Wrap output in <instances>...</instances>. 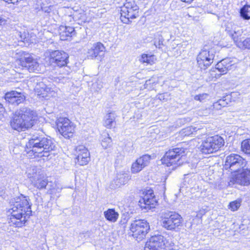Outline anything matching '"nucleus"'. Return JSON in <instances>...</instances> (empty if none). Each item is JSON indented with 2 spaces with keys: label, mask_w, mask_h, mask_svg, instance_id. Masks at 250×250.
Wrapping results in <instances>:
<instances>
[{
  "label": "nucleus",
  "mask_w": 250,
  "mask_h": 250,
  "mask_svg": "<svg viewBox=\"0 0 250 250\" xmlns=\"http://www.w3.org/2000/svg\"><path fill=\"white\" fill-rule=\"evenodd\" d=\"M29 200L28 197L23 195L11 200L8 212L11 214L9 223L11 225L21 227L25 224L27 217L29 218L32 212Z\"/></svg>",
  "instance_id": "f257e3e1"
},
{
  "label": "nucleus",
  "mask_w": 250,
  "mask_h": 250,
  "mask_svg": "<svg viewBox=\"0 0 250 250\" xmlns=\"http://www.w3.org/2000/svg\"><path fill=\"white\" fill-rule=\"evenodd\" d=\"M55 147V143L50 138L34 134L26 144L25 151L30 156L48 157Z\"/></svg>",
  "instance_id": "f03ea898"
},
{
  "label": "nucleus",
  "mask_w": 250,
  "mask_h": 250,
  "mask_svg": "<svg viewBox=\"0 0 250 250\" xmlns=\"http://www.w3.org/2000/svg\"><path fill=\"white\" fill-rule=\"evenodd\" d=\"M36 118V114L34 111L26 107H22L13 114L10 125L13 129L21 132L33 126Z\"/></svg>",
  "instance_id": "7ed1b4c3"
},
{
  "label": "nucleus",
  "mask_w": 250,
  "mask_h": 250,
  "mask_svg": "<svg viewBox=\"0 0 250 250\" xmlns=\"http://www.w3.org/2000/svg\"><path fill=\"white\" fill-rule=\"evenodd\" d=\"M186 149L176 147L169 149L162 158V163L167 167L182 165L186 161Z\"/></svg>",
  "instance_id": "20e7f679"
},
{
  "label": "nucleus",
  "mask_w": 250,
  "mask_h": 250,
  "mask_svg": "<svg viewBox=\"0 0 250 250\" xmlns=\"http://www.w3.org/2000/svg\"><path fill=\"white\" fill-rule=\"evenodd\" d=\"M139 16V7L134 0H126L121 7V20L125 23L128 24L131 20Z\"/></svg>",
  "instance_id": "39448f33"
},
{
  "label": "nucleus",
  "mask_w": 250,
  "mask_h": 250,
  "mask_svg": "<svg viewBox=\"0 0 250 250\" xmlns=\"http://www.w3.org/2000/svg\"><path fill=\"white\" fill-rule=\"evenodd\" d=\"M215 53L214 48L204 46L196 58L198 67L202 70L206 69L213 62Z\"/></svg>",
  "instance_id": "423d86ee"
},
{
  "label": "nucleus",
  "mask_w": 250,
  "mask_h": 250,
  "mask_svg": "<svg viewBox=\"0 0 250 250\" xmlns=\"http://www.w3.org/2000/svg\"><path fill=\"white\" fill-rule=\"evenodd\" d=\"M149 225L146 220H135L130 226L129 233L138 241L144 239L149 230Z\"/></svg>",
  "instance_id": "0eeeda50"
},
{
  "label": "nucleus",
  "mask_w": 250,
  "mask_h": 250,
  "mask_svg": "<svg viewBox=\"0 0 250 250\" xmlns=\"http://www.w3.org/2000/svg\"><path fill=\"white\" fill-rule=\"evenodd\" d=\"M224 139L218 135L209 137L204 141L200 146L203 153L209 154L217 151L224 146Z\"/></svg>",
  "instance_id": "6e6552de"
},
{
  "label": "nucleus",
  "mask_w": 250,
  "mask_h": 250,
  "mask_svg": "<svg viewBox=\"0 0 250 250\" xmlns=\"http://www.w3.org/2000/svg\"><path fill=\"white\" fill-rule=\"evenodd\" d=\"M246 166V161L240 155L231 154L226 157L224 167L231 172H238Z\"/></svg>",
  "instance_id": "1a4fd4ad"
},
{
  "label": "nucleus",
  "mask_w": 250,
  "mask_h": 250,
  "mask_svg": "<svg viewBox=\"0 0 250 250\" xmlns=\"http://www.w3.org/2000/svg\"><path fill=\"white\" fill-rule=\"evenodd\" d=\"M182 218L178 213L170 212L162 217L161 224L167 230H173L182 225Z\"/></svg>",
  "instance_id": "9d476101"
},
{
  "label": "nucleus",
  "mask_w": 250,
  "mask_h": 250,
  "mask_svg": "<svg viewBox=\"0 0 250 250\" xmlns=\"http://www.w3.org/2000/svg\"><path fill=\"white\" fill-rule=\"evenodd\" d=\"M143 196L139 201V205L145 211L154 208L157 204V200L151 189L146 190L143 192Z\"/></svg>",
  "instance_id": "9b49d317"
},
{
  "label": "nucleus",
  "mask_w": 250,
  "mask_h": 250,
  "mask_svg": "<svg viewBox=\"0 0 250 250\" xmlns=\"http://www.w3.org/2000/svg\"><path fill=\"white\" fill-rule=\"evenodd\" d=\"M59 132L65 138H70L74 132L75 126L67 118L60 117L56 121Z\"/></svg>",
  "instance_id": "f8f14e48"
},
{
  "label": "nucleus",
  "mask_w": 250,
  "mask_h": 250,
  "mask_svg": "<svg viewBox=\"0 0 250 250\" xmlns=\"http://www.w3.org/2000/svg\"><path fill=\"white\" fill-rule=\"evenodd\" d=\"M237 184L243 186L250 185V169L243 168L238 173L232 175L229 182V186Z\"/></svg>",
  "instance_id": "ddd939ff"
},
{
  "label": "nucleus",
  "mask_w": 250,
  "mask_h": 250,
  "mask_svg": "<svg viewBox=\"0 0 250 250\" xmlns=\"http://www.w3.org/2000/svg\"><path fill=\"white\" fill-rule=\"evenodd\" d=\"M166 239L162 235L152 236L146 243L144 250H164Z\"/></svg>",
  "instance_id": "4468645a"
},
{
  "label": "nucleus",
  "mask_w": 250,
  "mask_h": 250,
  "mask_svg": "<svg viewBox=\"0 0 250 250\" xmlns=\"http://www.w3.org/2000/svg\"><path fill=\"white\" fill-rule=\"evenodd\" d=\"M68 55L63 51L54 50L50 52L49 61L52 64L63 67L68 63Z\"/></svg>",
  "instance_id": "2eb2a0df"
},
{
  "label": "nucleus",
  "mask_w": 250,
  "mask_h": 250,
  "mask_svg": "<svg viewBox=\"0 0 250 250\" xmlns=\"http://www.w3.org/2000/svg\"><path fill=\"white\" fill-rule=\"evenodd\" d=\"M77 163L80 166L87 165L90 161V153L83 146H79L76 147Z\"/></svg>",
  "instance_id": "dca6fc26"
},
{
  "label": "nucleus",
  "mask_w": 250,
  "mask_h": 250,
  "mask_svg": "<svg viewBox=\"0 0 250 250\" xmlns=\"http://www.w3.org/2000/svg\"><path fill=\"white\" fill-rule=\"evenodd\" d=\"M21 65L27 68L29 72H36L40 71L39 63L36 59L31 55L27 54L20 60Z\"/></svg>",
  "instance_id": "f3484780"
},
{
  "label": "nucleus",
  "mask_w": 250,
  "mask_h": 250,
  "mask_svg": "<svg viewBox=\"0 0 250 250\" xmlns=\"http://www.w3.org/2000/svg\"><path fill=\"white\" fill-rule=\"evenodd\" d=\"M151 159L150 155H144L138 158L131 166V170L133 173H137L141 171L145 167L147 166Z\"/></svg>",
  "instance_id": "a211bd4d"
},
{
  "label": "nucleus",
  "mask_w": 250,
  "mask_h": 250,
  "mask_svg": "<svg viewBox=\"0 0 250 250\" xmlns=\"http://www.w3.org/2000/svg\"><path fill=\"white\" fill-rule=\"evenodd\" d=\"M4 99L9 103L18 105L24 101L25 97L22 93L12 91L5 94Z\"/></svg>",
  "instance_id": "6ab92c4d"
},
{
  "label": "nucleus",
  "mask_w": 250,
  "mask_h": 250,
  "mask_svg": "<svg viewBox=\"0 0 250 250\" xmlns=\"http://www.w3.org/2000/svg\"><path fill=\"white\" fill-rule=\"evenodd\" d=\"M105 52V47L104 45L97 42L93 44L87 52V57L88 59H93L97 57L101 58L104 56Z\"/></svg>",
  "instance_id": "aec40b11"
},
{
  "label": "nucleus",
  "mask_w": 250,
  "mask_h": 250,
  "mask_svg": "<svg viewBox=\"0 0 250 250\" xmlns=\"http://www.w3.org/2000/svg\"><path fill=\"white\" fill-rule=\"evenodd\" d=\"M235 67L232 59L229 58L222 60L216 65V68L222 75L226 74L229 70L235 68Z\"/></svg>",
  "instance_id": "412c9836"
},
{
  "label": "nucleus",
  "mask_w": 250,
  "mask_h": 250,
  "mask_svg": "<svg viewBox=\"0 0 250 250\" xmlns=\"http://www.w3.org/2000/svg\"><path fill=\"white\" fill-rule=\"evenodd\" d=\"M59 34L60 39L62 41H65L75 34L74 28L71 26L61 25L59 27Z\"/></svg>",
  "instance_id": "4be33fe9"
},
{
  "label": "nucleus",
  "mask_w": 250,
  "mask_h": 250,
  "mask_svg": "<svg viewBox=\"0 0 250 250\" xmlns=\"http://www.w3.org/2000/svg\"><path fill=\"white\" fill-rule=\"evenodd\" d=\"M42 78L40 76H35L32 78L31 82L34 83V90L39 94H44L43 92L47 91L48 89L43 82L42 81Z\"/></svg>",
  "instance_id": "5701e85b"
},
{
  "label": "nucleus",
  "mask_w": 250,
  "mask_h": 250,
  "mask_svg": "<svg viewBox=\"0 0 250 250\" xmlns=\"http://www.w3.org/2000/svg\"><path fill=\"white\" fill-rule=\"evenodd\" d=\"M26 174L32 182V180H36L38 177L41 176V169L36 166H30L27 167Z\"/></svg>",
  "instance_id": "b1692460"
},
{
  "label": "nucleus",
  "mask_w": 250,
  "mask_h": 250,
  "mask_svg": "<svg viewBox=\"0 0 250 250\" xmlns=\"http://www.w3.org/2000/svg\"><path fill=\"white\" fill-rule=\"evenodd\" d=\"M130 179V176L128 173L121 171L117 175L115 182L117 186L125 184Z\"/></svg>",
  "instance_id": "393cba45"
},
{
  "label": "nucleus",
  "mask_w": 250,
  "mask_h": 250,
  "mask_svg": "<svg viewBox=\"0 0 250 250\" xmlns=\"http://www.w3.org/2000/svg\"><path fill=\"white\" fill-rule=\"evenodd\" d=\"M104 215L105 218L111 222H115L118 219L119 214L114 208H108L104 211Z\"/></svg>",
  "instance_id": "a878e982"
},
{
  "label": "nucleus",
  "mask_w": 250,
  "mask_h": 250,
  "mask_svg": "<svg viewBox=\"0 0 250 250\" xmlns=\"http://www.w3.org/2000/svg\"><path fill=\"white\" fill-rule=\"evenodd\" d=\"M115 113L110 112L108 113L104 117V125L108 128H111L115 125Z\"/></svg>",
  "instance_id": "bb28decb"
},
{
  "label": "nucleus",
  "mask_w": 250,
  "mask_h": 250,
  "mask_svg": "<svg viewBox=\"0 0 250 250\" xmlns=\"http://www.w3.org/2000/svg\"><path fill=\"white\" fill-rule=\"evenodd\" d=\"M243 30L240 27L236 28L231 34V37L235 42L236 45L238 46L239 42H242Z\"/></svg>",
  "instance_id": "cd10ccee"
},
{
  "label": "nucleus",
  "mask_w": 250,
  "mask_h": 250,
  "mask_svg": "<svg viewBox=\"0 0 250 250\" xmlns=\"http://www.w3.org/2000/svg\"><path fill=\"white\" fill-rule=\"evenodd\" d=\"M32 183L35 188L39 189H42L45 188L48 184V181L46 179H42L40 176L37 179L32 180Z\"/></svg>",
  "instance_id": "c85d7f7f"
},
{
  "label": "nucleus",
  "mask_w": 250,
  "mask_h": 250,
  "mask_svg": "<svg viewBox=\"0 0 250 250\" xmlns=\"http://www.w3.org/2000/svg\"><path fill=\"white\" fill-rule=\"evenodd\" d=\"M139 61L142 63H146L148 64L152 65L155 63L156 59L154 55H149L143 54Z\"/></svg>",
  "instance_id": "c756f323"
},
{
  "label": "nucleus",
  "mask_w": 250,
  "mask_h": 250,
  "mask_svg": "<svg viewBox=\"0 0 250 250\" xmlns=\"http://www.w3.org/2000/svg\"><path fill=\"white\" fill-rule=\"evenodd\" d=\"M240 16L245 20H250V4H246L240 10Z\"/></svg>",
  "instance_id": "7c9ffc66"
},
{
  "label": "nucleus",
  "mask_w": 250,
  "mask_h": 250,
  "mask_svg": "<svg viewBox=\"0 0 250 250\" xmlns=\"http://www.w3.org/2000/svg\"><path fill=\"white\" fill-rule=\"evenodd\" d=\"M185 135H190V134L198 135L202 133V129L195 126H190L184 129Z\"/></svg>",
  "instance_id": "2f4dec72"
},
{
  "label": "nucleus",
  "mask_w": 250,
  "mask_h": 250,
  "mask_svg": "<svg viewBox=\"0 0 250 250\" xmlns=\"http://www.w3.org/2000/svg\"><path fill=\"white\" fill-rule=\"evenodd\" d=\"M112 145V139L108 134L103 136L101 141V145L104 149L110 147Z\"/></svg>",
  "instance_id": "473e14b6"
},
{
  "label": "nucleus",
  "mask_w": 250,
  "mask_h": 250,
  "mask_svg": "<svg viewBox=\"0 0 250 250\" xmlns=\"http://www.w3.org/2000/svg\"><path fill=\"white\" fill-rule=\"evenodd\" d=\"M241 148L243 152L250 155V139H245L242 142Z\"/></svg>",
  "instance_id": "72a5a7b5"
},
{
  "label": "nucleus",
  "mask_w": 250,
  "mask_h": 250,
  "mask_svg": "<svg viewBox=\"0 0 250 250\" xmlns=\"http://www.w3.org/2000/svg\"><path fill=\"white\" fill-rule=\"evenodd\" d=\"M217 69L216 68L211 69L208 73H207V75L208 76V78L207 79V81H211L213 80L214 78H217L219 77L222 74L220 73H217L216 72Z\"/></svg>",
  "instance_id": "f704fd0d"
},
{
  "label": "nucleus",
  "mask_w": 250,
  "mask_h": 250,
  "mask_svg": "<svg viewBox=\"0 0 250 250\" xmlns=\"http://www.w3.org/2000/svg\"><path fill=\"white\" fill-rule=\"evenodd\" d=\"M238 47L241 49H250V38L245 39L242 42H239Z\"/></svg>",
  "instance_id": "c9c22d12"
},
{
  "label": "nucleus",
  "mask_w": 250,
  "mask_h": 250,
  "mask_svg": "<svg viewBox=\"0 0 250 250\" xmlns=\"http://www.w3.org/2000/svg\"><path fill=\"white\" fill-rule=\"evenodd\" d=\"M241 205V202L239 201L236 200L233 202H231L229 204V208L232 211L237 210L238 208L240 207Z\"/></svg>",
  "instance_id": "e433bc0d"
},
{
  "label": "nucleus",
  "mask_w": 250,
  "mask_h": 250,
  "mask_svg": "<svg viewBox=\"0 0 250 250\" xmlns=\"http://www.w3.org/2000/svg\"><path fill=\"white\" fill-rule=\"evenodd\" d=\"M227 104V103L225 101L220 99L213 104V107L217 109H220L221 107H225Z\"/></svg>",
  "instance_id": "4c0bfd02"
},
{
  "label": "nucleus",
  "mask_w": 250,
  "mask_h": 250,
  "mask_svg": "<svg viewBox=\"0 0 250 250\" xmlns=\"http://www.w3.org/2000/svg\"><path fill=\"white\" fill-rule=\"evenodd\" d=\"M208 97V95L207 94H202L198 95H196L194 97V99L197 101H200L202 102L203 100L205 99Z\"/></svg>",
  "instance_id": "58836bf2"
},
{
  "label": "nucleus",
  "mask_w": 250,
  "mask_h": 250,
  "mask_svg": "<svg viewBox=\"0 0 250 250\" xmlns=\"http://www.w3.org/2000/svg\"><path fill=\"white\" fill-rule=\"evenodd\" d=\"M164 40L163 38V37L161 36L159 38L158 42V43H155V45L157 48H161V46L163 45V42Z\"/></svg>",
  "instance_id": "ea45409f"
},
{
  "label": "nucleus",
  "mask_w": 250,
  "mask_h": 250,
  "mask_svg": "<svg viewBox=\"0 0 250 250\" xmlns=\"http://www.w3.org/2000/svg\"><path fill=\"white\" fill-rule=\"evenodd\" d=\"M52 8L53 7L52 6H45L42 7V9L44 13L49 14L51 12Z\"/></svg>",
  "instance_id": "a19ab883"
},
{
  "label": "nucleus",
  "mask_w": 250,
  "mask_h": 250,
  "mask_svg": "<svg viewBox=\"0 0 250 250\" xmlns=\"http://www.w3.org/2000/svg\"><path fill=\"white\" fill-rule=\"evenodd\" d=\"M168 94L167 93H162L158 95V99L161 101H167V99L165 98V96H167Z\"/></svg>",
  "instance_id": "79ce46f5"
},
{
  "label": "nucleus",
  "mask_w": 250,
  "mask_h": 250,
  "mask_svg": "<svg viewBox=\"0 0 250 250\" xmlns=\"http://www.w3.org/2000/svg\"><path fill=\"white\" fill-rule=\"evenodd\" d=\"M4 112V108L3 105L0 103V119L3 116V114Z\"/></svg>",
  "instance_id": "37998d69"
},
{
  "label": "nucleus",
  "mask_w": 250,
  "mask_h": 250,
  "mask_svg": "<svg viewBox=\"0 0 250 250\" xmlns=\"http://www.w3.org/2000/svg\"><path fill=\"white\" fill-rule=\"evenodd\" d=\"M183 1H184L185 2H190L192 1L193 0H181Z\"/></svg>",
  "instance_id": "c03bdc74"
},
{
  "label": "nucleus",
  "mask_w": 250,
  "mask_h": 250,
  "mask_svg": "<svg viewBox=\"0 0 250 250\" xmlns=\"http://www.w3.org/2000/svg\"><path fill=\"white\" fill-rule=\"evenodd\" d=\"M21 40H23V42L26 41V40H25V38H22V36H21Z\"/></svg>",
  "instance_id": "a18cd8bd"
},
{
  "label": "nucleus",
  "mask_w": 250,
  "mask_h": 250,
  "mask_svg": "<svg viewBox=\"0 0 250 250\" xmlns=\"http://www.w3.org/2000/svg\"><path fill=\"white\" fill-rule=\"evenodd\" d=\"M98 84L97 83H94L93 84V86L94 87L96 85H98Z\"/></svg>",
  "instance_id": "49530a36"
},
{
  "label": "nucleus",
  "mask_w": 250,
  "mask_h": 250,
  "mask_svg": "<svg viewBox=\"0 0 250 250\" xmlns=\"http://www.w3.org/2000/svg\"><path fill=\"white\" fill-rule=\"evenodd\" d=\"M102 86L101 85H100V86L98 87V89H100L101 88Z\"/></svg>",
  "instance_id": "de8ad7c7"
},
{
  "label": "nucleus",
  "mask_w": 250,
  "mask_h": 250,
  "mask_svg": "<svg viewBox=\"0 0 250 250\" xmlns=\"http://www.w3.org/2000/svg\"><path fill=\"white\" fill-rule=\"evenodd\" d=\"M1 17H0V21H1Z\"/></svg>",
  "instance_id": "09e8293b"
}]
</instances>
